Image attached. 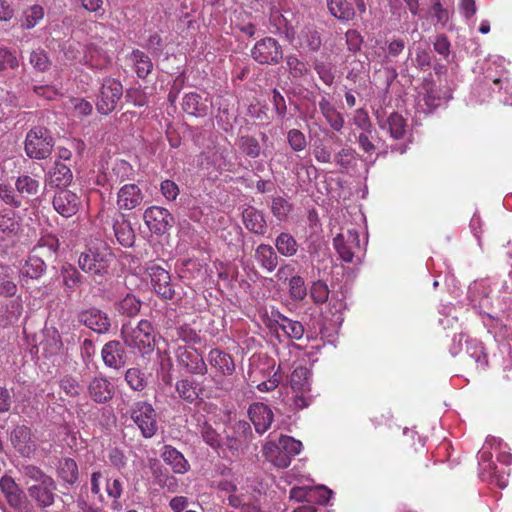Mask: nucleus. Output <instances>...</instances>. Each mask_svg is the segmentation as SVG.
<instances>
[{
    "label": "nucleus",
    "mask_w": 512,
    "mask_h": 512,
    "mask_svg": "<svg viewBox=\"0 0 512 512\" xmlns=\"http://www.w3.org/2000/svg\"><path fill=\"white\" fill-rule=\"evenodd\" d=\"M61 274L63 277L64 285L69 289H74L81 283L82 276L76 267L71 264H65L62 266Z\"/></svg>",
    "instance_id": "51"
},
{
    "label": "nucleus",
    "mask_w": 512,
    "mask_h": 512,
    "mask_svg": "<svg viewBox=\"0 0 512 512\" xmlns=\"http://www.w3.org/2000/svg\"><path fill=\"white\" fill-rule=\"evenodd\" d=\"M78 322L98 334L107 333L111 327L108 315L98 308L81 311L77 316Z\"/></svg>",
    "instance_id": "18"
},
{
    "label": "nucleus",
    "mask_w": 512,
    "mask_h": 512,
    "mask_svg": "<svg viewBox=\"0 0 512 512\" xmlns=\"http://www.w3.org/2000/svg\"><path fill=\"white\" fill-rule=\"evenodd\" d=\"M143 219L149 230L157 235L166 233L174 224L172 214L160 206L148 207L143 214Z\"/></svg>",
    "instance_id": "13"
},
{
    "label": "nucleus",
    "mask_w": 512,
    "mask_h": 512,
    "mask_svg": "<svg viewBox=\"0 0 512 512\" xmlns=\"http://www.w3.org/2000/svg\"><path fill=\"white\" fill-rule=\"evenodd\" d=\"M0 489L4 494L8 504L18 512H33V508L27 500L23 490L8 475H4L0 479Z\"/></svg>",
    "instance_id": "11"
},
{
    "label": "nucleus",
    "mask_w": 512,
    "mask_h": 512,
    "mask_svg": "<svg viewBox=\"0 0 512 512\" xmlns=\"http://www.w3.org/2000/svg\"><path fill=\"white\" fill-rule=\"evenodd\" d=\"M255 259L262 268L269 272L275 270L278 265V256L273 247L268 244H260L256 248Z\"/></svg>",
    "instance_id": "33"
},
{
    "label": "nucleus",
    "mask_w": 512,
    "mask_h": 512,
    "mask_svg": "<svg viewBox=\"0 0 512 512\" xmlns=\"http://www.w3.org/2000/svg\"><path fill=\"white\" fill-rule=\"evenodd\" d=\"M207 102V99H202L199 94L191 92L184 96L182 108L189 115L204 117L208 114L209 110Z\"/></svg>",
    "instance_id": "29"
},
{
    "label": "nucleus",
    "mask_w": 512,
    "mask_h": 512,
    "mask_svg": "<svg viewBox=\"0 0 512 512\" xmlns=\"http://www.w3.org/2000/svg\"><path fill=\"white\" fill-rule=\"evenodd\" d=\"M22 474L27 479L28 495L38 508L45 509L55 503L57 483L52 476L33 464L24 465Z\"/></svg>",
    "instance_id": "1"
},
{
    "label": "nucleus",
    "mask_w": 512,
    "mask_h": 512,
    "mask_svg": "<svg viewBox=\"0 0 512 512\" xmlns=\"http://www.w3.org/2000/svg\"><path fill=\"white\" fill-rule=\"evenodd\" d=\"M112 172L117 176V179L120 182H123L131 178L133 169L129 162L125 160H118L114 164Z\"/></svg>",
    "instance_id": "64"
},
{
    "label": "nucleus",
    "mask_w": 512,
    "mask_h": 512,
    "mask_svg": "<svg viewBox=\"0 0 512 512\" xmlns=\"http://www.w3.org/2000/svg\"><path fill=\"white\" fill-rule=\"evenodd\" d=\"M125 381L127 385L134 391H143L147 386V378L145 373L139 368H129L125 372Z\"/></svg>",
    "instance_id": "44"
},
{
    "label": "nucleus",
    "mask_w": 512,
    "mask_h": 512,
    "mask_svg": "<svg viewBox=\"0 0 512 512\" xmlns=\"http://www.w3.org/2000/svg\"><path fill=\"white\" fill-rule=\"evenodd\" d=\"M12 274L13 271L9 267L0 265V297L8 298L16 295L18 287Z\"/></svg>",
    "instance_id": "40"
},
{
    "label": "nucleus",
    "mask_w": 512,
    "mask_h": 512,
    "mask_svg": "<svg viewBox=\"0 0 512 512\" xmlns=\"http://www.w3.org/2000/svg\"><path fill=\"white\" fill-rule=\"evenodd\" d=\"M208 361L211 367L223 376H231L235 372L234 359L223 350L211 349L208 353Z\"/></svg>",
    "instance_id": "22"
},
{
    "label": "nucleus",
    "mask_w": 512,
    "mask_h": 512,
    "mask_svg": "<svg viewBox=\"0 0 512 512\" xmlns=\"http://www.w3.org/2000/svg\"><path fill=\"white\" fill-rule=\"evenodd\" d=\"M107 477L104 476L101 470H95L90 475V491L94 497H97L99 501L104 500L102 493V483L106 482Z\"/></svg>",
    "instance_id": "57"
},
{
    "label": "nucleus",
    "mask_w": 512,
    "mask_h": 512,
    "mask_svg": "<svg viewBox=\"0 0 512 512\" xmlns=\"http://www.w3.org/2000/svg\"><path fill=\"white\" fill-rule=\"evenodd\" d=\"M277 251L286 257L293 256L297 253L298 245L295 238L286 232L280 233L275 240Z\"/></svg>",
    "instance_id": "41"
},
{
    "label": "nucleus",
    "mask_w": 512,
    "mask_h": 512,
    "mask_svg": "<svg viewBox=\"0 0 512 512\" xmlns=\"http://www.w3.org/2000/svg\"><path fill=\"white\" fill-rule=\"evenodd\" d=\"M302 443L291 436L281 435L277 440H269L263 446V455L278 468H287L292 459L301 451Z\"/></svg>",
    "instance_id": "2"
},
{
    "label": "nucleus",
    "mask_w": 512,
    "mask_h": 512,
    "mask_svg": "<svg viewBox=\"0 0 512 512\" xmlns=\"http://www.w3.org/2000/svg\"><path fill=\"white\" fill-rule=\"evenodd\" d=\"M201 435L204 442L212 448L218 449L221 446V437L210 424H203L201 427Z\"/></svg>",
    "instance_id": "61"
},
{
    "label": "nucleus",
    "mask_w": 512,
    "mask_h": 512,
    "mask_svg": "<svg viewBox=\"0 0 512 512\" xmlns=\"http://www.w3.org/2000/svg\"><path fill=\"white\" fill-rule=\"evenodd\" d=\"M30 64L38 71L45 72L50 68L51 62L42 49L33 50L29 58Z\"/></svg>",
    "instance_id": "56"
},
{
    "label": "nucleus",
    "mask_w": 512,
    "mask_h": 512,
    "mask_svg": "<svg viewBox=\"0 0 512 512\" xmlns=\"http://www.w3.org/2000/svg\"><path fill=\"white\" fill-rule=\"evenodd\" d=\"M146 271L154 292L163 300H172L175 296V289L169 272L157 264H150Z\"/></svg>",
    "instance_id": "12"
},
{
    "label": "nucleus",
    "mask_w": 512,
    "mask_h": 512,
    "mask_svg": "<svg viewBox=\"0 0 512 512\" xmlns=\"http://www.w3.org/2000/svg\"><path fill=\"white\" fill-rule=\"evenodd\" d=\"M311 373L305 366L296 367L290 377V384L294 391H311Z\"/></svg>",
    "instance_id": "39"
},
{
    "label": "nucleus",
    "mask_w": 512,
    "mask_h": 512,
    "mask_svg": "<svg viewBox=\"0 0 512 512\" xmlns=\"http://www.w3.org/2000/svg\"><path fill=\"white\" fill-rule=\"evenodd\" d=\"M130 419L145 439H150L158 431L157 413L147 401L135 402L129 410Z\"/></svg>",
    "instance_id": "7"
},
{
    "label": "nucleus",
    "mask_w": 512,
    "mask_h": 512,
    "mask_svg": "<svg viewBox=\"0 0 512 512\" xmlns=\"http://www.w3.org/2000/svg\"><path fill=\"white\" fill-rule=\"evenodd\" d=\"M58 479L66 486H73L79 480V469L77 462L70 457L59 459L56 466Z\"/></svg>",
    "instance_id": "25"
},
{
    "label": "nucleus",
    "mask_w": 512,
    "mask_h": 512,
    "mask_svg": "<svg viewBox=\"0 0 512 512\" xmlns=\"http://www.w3.org/2000/svg\"><path fill=\"white\" fill-rule=\"evenodd\" d=\"M285 62L289 75L294 79L305 77L310 72L308 64L294 54L287 55Z\"/></svg>",
    "instance_id": "42"
},
{
    "label": "nucleus",
    "mask_w": 512,
    "mask_h": 512,
    "mask_svg": "<svg viewBox=\"0 0 512 512\" xmlns=\"http://www.w3.org/2000/svg\"><path fill=\"white\" fill-rule=\"evenodd\" d=\"M319 109L323 117L335 131H340L344 126V118L328 99L323 97L319 101Z\"/></svg>",
    "instance_id": "32"
},
{
    "label": "nucleus",
    "mask_w": 512,
    "mask_h": 512,
    "mask_svg": "<svg viewBox=\"0 0 512 512\" xmlns=\"http://www.w3.org/2000/svg\"><path fill=\"white\" fill-rule=\"evenodd\" d=\"M15 190L18 193L20 199H31L38 195L40 190V182L28 174H22L15 180Z\"/></svg>",
    "instance_id": "31"
},
{
    "label": "nucleus",
    "mask_w": 512,
    "mask_h": 512,
    "mask_svg": "<svg viewBox=\"0 0 512 512\" xmlns=\"http://www.w3.org/2000/svg\"><path fill=\"white\" fill-rule=\"evenodd\" d=\"M44 18V9L41 5H32L23 11L21 26L24 29H32Z\"/></svg>",
    "instance_id": "43"
},
{
    "label": "nucleus",
    "mask_w": 512,
    "mask_h": 512,
    "mask_svg": "<svg viewBox=\"0 0 512 512\" xmlns=\"http://www.w3.org/2000/svg\"><path fill=\"white\" fill-rule=\"evenodd\" d=\"M123 94L122 84L112 78L105 79L100 88L96 109L102 115H108L113 112Z\"/></svg>",
    "instance_id": "8"
},
{
    "label": "nucleus",
    "mask_w": 512,
    "mask_h": 512,
    "mask_svg": "<svg viewBox=\"0 0 512 512\" xmlns=\"http://www.w3.org/2000/svg\"><path fill=\"white\" fill-rule=\"evenodd\" d=\"M161 458L169 465L174 473L185 474L190 469V464L184 455L172 445H164Z\"/></svg>",
    "instance_id": "23"
},
{
    "label": "nucleus",
    "mask_w": 512,
    "mask_h": 512,
    "mask_svg": "<svg viewBox=\"0 0 512 512\" xmlns=\"http://www.w3.org/2000/svg\"><path fill=\"white\" fill-rule=\"evenodd\" d=\"M19 61L13 51L5 46H0V70L16 69Z\"/></svg>",
    "instance_id": "58"
},
{
    "label": "nucleus",
    "mask_w": 512,
    "mask_h": 512,
    "mask_svg": "<svg viewBox=\"0 0 512 512\" xmlns=\"http://www.w3.org/2000/svg\"><path fill=\"white\" fill-rule=\"evenodd\" d=\"M54 139L51 132L41 126L31 128L26 134L24 150L31 159H47L52 153Z\"/></svg>",
    "instance_id": "6"
},
{
    "label": "nucleus",
    "mask_w": 512,
    "mask_h": 512,
    "mask_svg": "<svg viewBox=\"0 0 512 512\" xmlns=\"http://www.w3.org/2000/svg\"><path fill=\"white\" fill-rule=\"evenodd\" d=\"M133 60L135 61L136 73L140 78H146L152 71L153 64L148 55L140 50L132 52Z\"/></svg>",
    "instance_id": "46"
},
{
    "label": "nucleus",
    "mask_w": 512,
    "mask_h": 512,
    "mask_svg": "<svg viewBox=\"0 0 512 512\" xmlns=\"http://www.w3.org/2000/svg\"><path fill=\"white\" fill-rule=\"evenodd\" d=\"M195 321L192 323H184L175 328L173 338L181 340L190 346L199 344L201 342L200 329L194 327Z\"/></svg>",
    "instance_id": "34"
},
{
    "label": "nucleus",
    "mask_w": 512,
    "mask_h": 512,
    "mask_svg": "<svg viewBox=\"0 0 512 512\" xmlns=\"http://www.w3.org/2000/svg\"><path fill=\"white\" fill-rule=\"evenodd\" d=\"M248 416L253 423L255 430L259 434L265 433L271 426L274 414L271 408L260 402L250 405L248 409Z\"/></svg>",
    "instance_id": "21"
},
{
    "label": "nucleus",
    "mask_w": 512,
    "mask_h": 512,
    "mask_svg": "<svg viewBox=\"0 0 512 512\" xmlns=\"http://www.w3.org/2000/svg\"><path fill=\"white\" fill-rule=\"evenodd\" d=\"M228 505L241 512H262L261 505L252 494H231L227 497Z\"/></svg>",
    "instance_id": "30"
},
{
    "label": "nucleus",
    "mask_w": 512,
    "mask_h": 512,
    "mask_svg": "<svg viewBox=\"0 0 512 512\" xmlns=\"http://www.w3.org/2000/svg\"><path fill=\"white\" fill-rule=\"evenodd\" d=\"M175 357L178 366L187 373L198 375L207 373L208 368L202 353L193 346H178L175 350Z\"/></svg>",
    "instance_id": "9"
},
{
    "label": "nucleus",
    "mask_w": 512,
    "mask_h": 512,
    "mask_svg": "<svg viewBox=\"0 0 512 512\" xmlns=\"http://www.w3.org/2000/svg\"><path fill=\"white\" fill-rule=\"evenodd\" d=\"M238 147L240 151L247 157L257 158L261 153L259 141L250 135H244L239 138Z\"/></svg>",
    "instance_id": "45"
},
{
    "label": "nucleus",
    "mask_w": 512,
    "mask_h": 512,
    "mask_svg": "<svg viewBox=\"0 0 512 512\" xmlns=\"http://www.w3.org/2000/svg\"><path fill=\"white\" fill-rule=\"evenodd\" d=\"M144 194L136 184H125L117 193L118 212L130 211L141 205Z\"/></svg>",
    "instance_id": "20"
},
{
    "label": "nucleus",
    "mask_w": 512,
    "mask_h": 512,
    "mask_svg": "<svg viewBox=\"0 0 512 512\" xmlns=\"http://www.w3.org/2000/svg\"><path fill=\"white\" fill-rule=\"evenodd\" d=\"M276 323L288 338L293 340L302 339L305 328L301 322L292 320L287 316L280 314L276 320Z\"/></svg>",
    "instance_id": "35"
},
{
    "label": "nucleus",
    "mask_w": 512,
    "mask_h": 512,
    "mask_svg": "<svg viewBox=\"0 0 512 512\" xmlns=\"http://www.w3.org/2000/svg\"><path fill=\"white\" fill-rule=\"evenodd\" d=\"M406 47V40L403 38H392L388 41L387 50L383 56L382 63H390L398 57Z\"/></svg>",
    "instance_id": "50"
},
{
    "label": "nucleus",
    "mask_w": 512,
    "mask_h": 512,
    "mask_svg": "<svg viewBox=\"0 0 512 512\" xmlns=\"http://www.w3.org/2000/svg\"><path fill=\"white\" fill-rule=\"evenodd\" d=\"M73 181V173L69 166L59 161H55L54 165L48 172L47 184L50 187L65 189Z\"/></svg>",
    "instance_id": "24"
},
{
    "label": "nucleus",
    "mask_w": 512,
    "mask_h": 512,
    "mask_svg": "<svg viewBox=\"0 0 512 512\" xmlns=\"http://www.w3.org/2000/svg\"><path fill=\"white\" fill-rule=\"evenodd\" d=\"M243 223L250 232L257 235H264L267 231V224L262 211L249 206L242 212Z\"/></svg>",
    "instance_id": "27"
},
{
    "label": "nucleus",
    "mask_w": 512,
    "mask_h": 512,
    "mask_svg": "<svg viewBox=\"0 0 512 512\" xmlns=\"http://www.w3.org/2000/svg\"><path fill=\"white\" fill-rule=\"evenodd\" d=\"M271 103L274 108L275 114L283 119L287 114V105L284 96L280 93V91L276 88L272 90Z\"/></svg>",
    "instance_id": "63"
},
{
    "label": "nucleus",
    "mask_w": 512,
    "mask_h": 512,
    "mask_svg": "<svg viewBox=\"0 0 512 512\" xmlns=\"http://www.w3.org/2000/svg\"><path fill=\"white\" fill-rule=\"evenodd\" d=\"M43 248H48L49 253L50 251H57L59 248L58 238L53 234L42 235L31 251L36 254H42Z\"/></svg>",
    "instance_id": "59"
},
{
    "label": "nucleus",
    "mask_w": 512,
    "mask_h": 512,
    "mask_svg": "<svg viewBox=\"0 0 512 512\" xmlns=\"http://www.w3.org/2000/svg\"><path fill=\"white\" fill-rule=\"evenodd\" d=\"M0 199L13 208H19L22 205L18 193L16 194L15 190L5 183H0Z\"/></svg>",
    "instance_id": "55"
},
{
    "label": "nucleus",
    "mask_w": 512,
    "mask_h": 512,
    "mask_svg": "<svg viewBox=\"0 0 512 512\" xmlns=\"http://www.w3.org/2000/svg\"><path fill=\"white\" fill-rule=\"evenodd\" d=\"M14 449L25 458H31L37 449V441L32 430L25 425L16 426L10 435Z\"/></svg>",
    "instance_id": "14"
},
{
    "label": "nucleus",
    "mask_w": 512,
    "mask_h": 512,
    "mask_svg": "<svg viewBox=\"0 0 512 512\" xmlns=\"http://www.w3.org/2000/svg\"><path fill=\"white\" fill-rule=\"evenodd\" d=\"M287 142L294 152L305 150L308 144L305 134L296 128H292L287 132Z\"/></svg>",
    "instance_id": "53"
},
{
    "label": "nucleus",
    "mask_w": 512,
    "mask_h": 512,
    "mask_svg": "<svg viewBox=\"0 0 512 512\" xmlns=\"http://www.w3.org/2000/svg\"><path fill=\"white\" fill-rule=\"evenodd\" d=\"M101 356L104 364L109 368L119 370L126 365L127 355L120 341L111 340L105 343Z\"/></svg>",
    "instance_id": "19"
},
{
    "label": "nucleus",
    "mask_w": 512,
    "mask_h": 512,
    "mask_svg": "<svg viewBox=\"0 0 512 512\" xmlns=\"http://www.w3.org/2000/svg\"><path fill=\"white\" fill-rule=\"evenodd\" d=\"M97 219L105 227L111 226L114 235L124 247H131L135 240L134 230L130 223L124 219V215L117 212L114 208L102 206L97 214Z\"/></svg>",
    "instance_id": "5"
},
{
    "label": "nucleus",
    "mask_w": 512,
    "mask_h": 512,
    "mask_svg": "<svg viewBox=\"0 0 512 512\" xmlns=\"http://www.w3.org/2000/svg\"><path fill=\"white\" fill-rule=\"evenodd\" d=\"M176 391L179 397L188 403L196 402L200 394L197 382L188 378L177 381Z\"/></svg>",
    "instance_id": "38"
},
{
    "label": "nucleus",
    "mask_w": 512,
    "mask_h": 512,
    "mask_svg": "<svg viewBox=\"0 0 512 512\" xmlns=\"http://www.w3.org/2000/svg\"><path fill=\"white\" fill-rule=\"evenodd\" d=\"M271 211L278 219L285 218L291 211V204L283 197L278 196L273 198Z\"/></svg>",
    "instance_id": "62"
},
{
    "label": "nucleus",
    "mask_w": 512,
    "mask_h": 512,
    "mask_svg": "<svg viewBox=\"0 0 512 512\" xmlns=\"http://www.w3.org/2000/svg\"><path fill=\"white\" fill-rule=\"evenodd\" d=\"M251 57L259 64H278L283 57L282 47L276 39L265 37L255 43Z\"/></svg>",
    "instance_id": "10"
},
{
    "label": "nucleus",
    "mask_w": 512,
    "mask_h": 512,
    "mask_svg": "<svg viewBox=\"0 0 512 512\" xmlns=\"http://www.w3.org/2000/svg\"><path fill=\"white\" fill-rule=\"evenodd\" d=\"M121 335L127 346L138 349L142 354H148L154 349V328L148 320H141L136 326L124 324Z\"/></svg>",
    "instance_id": "4"
},
{
    "label": "nucleus",
    "mask_w": 512,
    "mask_h": 512,
    "mask_svg": "<svg viewBox=\"0 0 512 512\" xmlns=\"http://www.w3.org/2000/svg\"><path fill=\"white\" fill-rule=\"evenodd\" d=\"M89 398L97 404L110 402L115 395V386L106 376L93 377L87 385Z\"/></svg>",
    "instance_id": "16"
},
{
    "label": "nucleus",
    "mask_w": 512,
    "mask_h": 512,
    "mask_svg": "<svg viewBox=\"0 0 512 512\" xmlns=\"http://www.w3.org/2000/svg\"><path fill=\"white\" fill-rule=\"evenodd\" d=\"M377 123L381 129H388L390 136L395 140H400L405 137L407 121L398 112H392L386 121L382 120L377 113Z\"/></svg>",
    "instance_id": "26"
},
{
    "label": "nucleus",
    "mask_w": 512,
    "mask_h": 512,
    "mask_svg": "<svg viewBox=\"0 0 512 512\" xmlns=\"http://www.w3.org/2000/svg\"><path fill=\"white\" fill-rule=\"evenodd\" d=\"M330 290L323 280L312 282L310 287V297L316 305L324 304L329 298Z\"/></svg>",
    "instance_id": "48"
},
{
    "label": "nucleus",
    "mask_w": 512,
    "mask_h": 512,
    "mask_svg": "<svg viewBox=\"0 0 512 512\" xmlns=\"http://www.w3.org/2000/svg\"><path fill=\"white\" fill-rule=\"evenodd\" d=\"M289 294L295 301L303 300L307 295V288L304 279L299 276H292L289 280Z\"/></svg>",
    "instance_id": "54"
},
{
    "label": "nucleus",
    "mask_w": 512,
    "mask_h": 512,
    "mask_svg": "<svg viewBox=\"0 0 512 512\" xmlns=\"http://www.w3.org/2000/svg\"><path fill=\"white\" fill-rule=\"evenodd\" d=\"M19 224L16 220L15 212L2 209L0 210V230L6 234H15L18 230Z\"/></svg>",
    "instance_id": "49"
},
{
    "label": "nucleus",
    "mask_w": 512,
    "mask_h": 512,
    "mask_svg": "<svg viewBox=\"0 0 512 512\" xmlns=\"http://www.w3.org/2000/svg\"><path fill=\"white\" fill-rule=\"evenodd\" d=\"M113 257V253L105 245L90 247L80 254L78 264L82 271L93 276L95 280H97V278L102 279L106 274H108L109 266Z\"/></svg>",
    "instance_id": "3"
},
{
    "label": "nucleus",
    "mask_w": 512,
    "mask_h": 512,
    "mask_svg": "<svg viewBox=\"0 0 512 512\" xmlns=\"http://www.w3.org/2000/svg\"><path fill=\"white\" fill-rule=\"evenodd\" d=\"M329 13L341 22L352 21L356 16L355 8L348 0H326Z\"/></svg>",
    "instance_id": "28"
},
{
    "label": "nucleus",
    "mask_w": 512,
    "mask_h": 512,
    "mask_svg": "<svg viewBox=\"0 0 512 512\" xmlns=\"http://www.w3.org/2000/svg\"><path fill=\"white\" fill-rule=\"evenodd\" d=\"M141 308V301L134 295L127 294L119 303L118 311L120 314L133 317L136 316Z\"/></svg>",
    "instance_id": "47"
},
{
    "label": "nucleus",
    "mask_w": 512,
    "mask_h": 512,
    "mask_svg": "<svg viewBox=\"0 0 512 512\" xmlns=\"http://www.w3.org/2000/svg\"><path fill=\"white\" fill-rule=\"evenodd\" d=\"M333 245L340 258L344 262L350 263L353 261L356 251L360 249L359 234L355 229H348L333 239Z\"/></svg>",
    "instance_id": "15"
},
{
    "label": "nucleus",
    "mask_w": 512,
    "mask_h": 512,
    "mask_svg": "<svg viewBox=\"0 0 512 512\" xmlns=\"http://www.w3.org/2000/svg\"><path fill=\"white\" fill-rule=\"evenodd\" d=\"M54 209L63 217L74 216L80 209L82 201L80 196L68 189H60L53 197Z\"/></svg>",
    "instance_id": "17"
},
{
    "label": "nucleus",
    "mask_w": 512,
    "mask_h": 512,
    "mask_svg": "<svg viewBox=\"0 0 512 512\" xmlns=\"http://www.w3.org/2000/svg\"><path fill=\"white\" fill-rule=\"evenodd\" d=\"M300 37V44L302 46L307 47L311 51L319 50L321 46V38L318 31L313 28H305L301 31Z\"/></svg>",
    "instance_id": "52"
},
{
    "label": "nucleus",
    "mask_w": 512,
    "mask_h": 512,
    "mask_svg": "<svg viewBox=\"0 0 512 512\" xmlns=\"http://www.w3.org/2000/svg\"><path fill=\"white\" fill-rule=\"evenodd\" d=\"M89 54V58L85 57V65L90 68L103 69L110 63V58L106 54H100L96 49H91Z\"/></svg>",
    "instance_id": "60"
},
{
    "label": "nucleus",
    "mask_w": 512,
    "mask_h": 512,
    "mask_svg": "<svg viewBox=\"0 0 512 512\" xmlns=\"http://www.w3.org/2000/svg\"><path fill=\"white\" fill-rule=\"evenodd\" d=\"M124 492V482L120 478L106 479V494L112 499L111 510L120 512L123 505L120 498Z\"/></svg>",
    "instance_id": "37"
},
{
    "label": "nucleus",
    "mask_w": 512,
    "mask_h": 512,
    "mask_svg": "<svg viewBox=\"0 0 512 512\" xmlns=\"http://www.w3.org/2000/svg\"><path fill=\"white\" fill-rule=\"evenodd\" d=\"M46 270V261L38 256L33 251L30 252L28 259L25 262L21 270L23 276H27L32 279H38Z\"/></svg>",
    "instance_id": "36"
}]
</instances>
